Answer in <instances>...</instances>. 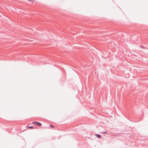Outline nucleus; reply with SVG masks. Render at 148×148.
<instances>
[{"mask_svg":"<svg viewBox=\"0 0 148 148\" xmlns=\"http://www.w3.org/2000/svg\"><path fill=\"white\" fill-rule=\"evenodd\" d=\"M36 124L37 125L39 126H41L42 125L41 124L38 122H37L36 121H34L32 123V124Z\"/></svg>","mask_w":148,"mask_h":148,"instance_id":"nucleus-1","label":"nucleus"},{"mask_svg":"<svg viewBox=\"0 0 148 148\" xmlns=\"http://www.w3.org/2000/svg\"><path fill=\"white\" fill-rule=\"evenodd\" d=\"M95 135L98 138H101V136L100 135L98 134H96Z\"/></svg>","mask_w":148,"mask_h":148,"instance_id":"nucleus-2","label":"nucleus"},{"mask_svg":"<svg viewBox=\"0 0 148 148\" xmlns=\"http://www.w3.org/2000/svg\"><path fill=\"white\" fill-rule=\"evenodd\" d=\"M28 128L29 129H33V126H29L28 127Z\"/></svg>","mask_w":148,"mask_h":148,"instance_id":"nucleus-3","label":"nucleus"},{"mask_svg":"<svg viewBox=\"0 0 148 148\" xmlns=\"http://www.w3.org/2000/svg\"><path fill=\"white\" fill-rule=\"evenodd\" d=\"M50 127H54L52 125H50Z\"/></svg>","mask_w":148,"mask_h":148,"instance_id":"nucleus-4","label":"nucleus"},{"mask_svg":"<svg viewBox=\"0 0 148 148\" xmlns=\"http://www.w3.org/2000/svg\"><path fill=\"white\" fill-rule=\"evenodd\" d=\"M28 0L29 1H32L30 0Z\"/></svg>","mask_w":148,"mask_h":148,"instance_id":"nucleus-5","label":"nucleus"}]
</instances>
